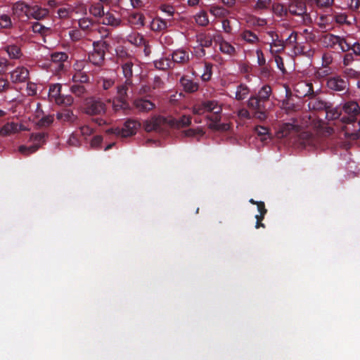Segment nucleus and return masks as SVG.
<instances>
[{
  "instance_id": "f257e3e1",
  "label": "nucleus",
  "mask_w": 360,
  "mask_h": 360,
  "mask_svg": "<svg viewBox=\"0 0 360 360\" xmlns=\"http://www.w3.org/2000/svg\"><path fill=\"white\" fill-rule=\"evenodd\" d=\"M298 124L292 123H283L281 125L278 131V136L284 138L298 135L299 142L303 146H314L316 144V137L309 131H302L300 134Z\"/></svg>"
},
{
  "instance_id": "f03ea898",
  "label": "nucleus",
  "mask_w": 360,
  "mask_h": 360,
  "mask_svg": "<svg viewBox=\"0 0 360 360\" xmlns=\"http://www.w3.org/2000/svg\"><path fill=\"white\" fill-rule=\"evenodd\" d=\"M109 44L103 40L93 42V51L89 53L88 59L93 65L101 67L105 63V51Z\"/></svg>"
},
{
  "instance_id": "7ed1b4c3",
  "label": "nucleus",
  "mask_w": 360,
  "mask_h": 360,
  "mask_svg": "<svg viewBox=\"0 0 360 360\" xmlns=\"http://www.w3.org/2000/svg\"><path fill=\"white\" fill-rule=\"evenodd\" d=\"M267 105L266 103L252 95L250 97L247 103V106L252 112L254 118L259 121H264L268 117Z\"/></svg>"
},
{
  "instance_id": "20e7f679",
  "label": "nucleus",
  "mask_w": 360,
  "mask_h": 360,
  "mask_svg": "<svg viewBox=\"0 0 360 360\" xmlns=\"http://www.w3.org/2000/svg\"><path fill=\"white\" fill-rule=\"evenodd\" d=\"M341 110L342 112H344L341 117V122L345 124H354L360 114V106L357 102L349 101L342 105Z\"/></svg>"
},
{
  "instance_id": "39448f33",
  "label": "nucleus",
  "mask_w": 360,
  "mask_h": 360,
  "mask_svg": "<svg viewBox=\"0 0 360 360\" xmlns=\"http://www.w3.org/2000/svg\"><path fill=\"white\" fill-rule=\"evenodd\" d=\"M288 11L294 15L300 16L302 22L308 25L311 22L310 14L307 13L306 1L307 0H289Z\"/></svg>"
},
{
  "instance_id": "423d86ee",
  "label": "nucleus",
  "mask_w": 360,
  "mask_h": 360,
  "mask_svg": "<svg viewBox=\"0 0 360 360\" xmlns=\"http://www.w3.org/2000/svg\"><path fill=\"white\" fill-rule=\"evenodd\" d=\"M107 110L106 104L96 97L87 98L84 103V111L88 115H103Z\"/></svg>"
},
{
  "instance_id": "0eeeda50",
  "label": "nucleus",
  "mask_w": 360,
  "mask_h": 360,
  "mask_svg": "<svg viewBox=\"0 0 360 360\" xmlns=\"http://www.w3.org/2000/svg\"><path fill=\"white\" fill-rule=\"evenodd\" d=\"M326 86L333 91L345 94L349 89V82L342 75H336L326 79Z\"/></svg>"
},
{
  "instance_id": "6e6552de",
  "label": "nucleus",
  "mask_w": 360,
  "mask_h": 360,
  "mask_svg": "<svg viewBox=\"0 0 360 360\" xmlns=\"http://www.w3.org/2000/svg\"><path fill=\"white\" fill-rule=\"evenodd\" d=\"M140 126L141 124L137 120L129 119L124 122L122 129L110 128L106 130V133L122 137H129L135 134Z\"/></svg>"
},
{
  "instance_id": "1a4fd4ad",
  "label": "nucleus",
  "mask_w": 360,
  "mask_h": 360,
  "mask_svg": "<svg viewBox=\"0 0 360 360\" xmlns=\"http://www.w3.org/2000/svg\"><path fill=\"white\" fill-rule=\"evenodd\" d=\"M322 44L327 48L335 49L338 45L342 52H347L349 49L347 41L345 37L333 34H326L321 39Z\"/></svg>"
},
{
  "instance_id": "9d476101",
  "label": "nucleus",
  "mask_w": 360,
  "mask_h": 360,
  "mask_svg": "<svg viewBox=\"0 0 360 360\" xmlns=\"http://www.w3.org/2000/svg\"><path fill=\"white\" fill-rule=\"evenodd\" d=\"M47 134L46 133H32L30 136V140L34 143L32 146L27 147L25 146H20L19 151L28 155L36 152L41 146L45 143Z\"/></svg>"
},
{
  "instance_id": "9b49d317",
  "label": "nucleus",
  "mask_w": 360,
  "mask_h": 360,
  "mask_svg": "<svg viewBox=\"0 0 360 360\" xmlns=\"http://www.w3.org/2000/svg\"><path fill=\"white\" fill-rule=\"evenodd\" d=\"M50 68L57 74L65 71V65L68 62V56L65 52H54L51 54Z\"/></svg>"
},
{
  "instance_id": "f8f14e48",
  "label": "nucleus",
  "mask_w": 360,
  "mask_h": 360,
  "mask_svg": "<svg viewBox=\"0 0 360 360\" xmlns=\"http://www.w3.org/2000/svg\"><path fill=\"white\" fill-rule=\"evenodd\" d=\"M269 37L266 44L270 46V52L272 55L279 54L285 50V41L281 39L279 35L274 31L266 32Z\"/></svg>"
},
{
  "instance_id": "ddd939ff",
  "label": "nucleus",
  "mask_w": 360,
  "mask_h": 360,
  "mask_svg": "<svg viewBox=\"0 0 360 360\" xmlns=\"http://www.w3.org/2000/svg\"><path fill=\"white\" fill-rule=\"evenodd\" d=\"M169 56L174 66L175 64L185 65L189 63L191 58L188 51L184 49H178L174 51Z\"/></svg>"
},
{
  "instance_id": "4468645a",
  "label": "nucleus",
  "mask_w": 360,
  "mask_h": 360,
  "mask_svg": "<svg viewBox=\"0 0 360 360\" xmlns=\"http://www.w3.org/2000/svg\"><path fill=\"white\" fill-rule=\"evenodd\" d=\"M108 102L112 104V110L115 112H122L124 115H129L131 110V108L126 99L115 97L112 99H108Z\"/></svg>"
},
{
  "instance_id": "2eb2a0df",
  "label": "nucleus",
  "mask_w": 360,
  "mask_h": 360,
  "mask_svg": "<svg viewBox=\"0 0 360 360\" xmlns=\"http://www.w3.org/2000/svg\"><path fill=\"white\" fill-rule=\"evenodd\" d=\"M328 107H330V103L316 96L315 94L309 97L308 108L310 110L316 112L325 111Z\"/></svg>"
},
{
  "instance_id": "dca6fc26",
  "label": "nucleus",
  "mask_w": 360,
  "mask_h": 360,
  "mask_svg": "<svg viewBox=\"0 0 360 360\" xmlns=\"http://www.w3.org/2000/svg\"><path fill=\"white\" fill-rule=\"evenodd\" d=\"M29 70L25 67H18L10 73L13 83L25 82L29 78Z\"/></svg>"
},
{
  "instance_id": "f3484780",
  "label": "nucleus",
  "mask_w": 360,
  "mask_h": 360,
  "mask_svg": "<svg viewBox=\"0 0 360 360\" xmlns=\"http://www.w3.org/2000/svg\"><path fill=\"white\" fill-rule=\"evenodd\" d=\"M133 105L137 110L141 112H148L155 108L154 103L144 98H137L134 99Z\"/></svg>"
},
{
  "instance_id": "a211bd4d",
  "label": "nucleus",
  "mask_w": 360,
  "mask_h": 360,
  "mask_svg": "<svg viewBox=\"0 0 360 360\" xmlns=\"http://www.w3.org/2000/svg\"><path fill=\"white\" fill-rule=\"evenodd\" d=\"M4 50L7 53L10 59L21 60L24 57L21 46L18 44H7L4 46Z\"/></svg>"
},
{
  "instance_id": "6ab92c4d",
  "label": "nucleus",
  "mask_w": 360,
  "mask_h": 360,
  "mask_svg": "<svg viewBox=\"0 0 360 360\" xmlns=\"http://www.w3.org/2000/svg\"><path fill=\"white\" fill-rule=\"evenodd\" d=\"M49 13V8H41L39 6H31L30 12L28 11V18L35 20H42L45 18Z\"/></svg>"
},
{
  "instance_id": "aec40b11",
  "label": "nucleus",
  "mask_w": 360,
  "mask_h": 360,
  "mask_svg": "<svg viewBox=\"0 0 360 360\" xmlns=\"http://www.w3.org/2000/svg\"><path fill=\"white\" fill-rule=\"evenodd\" d=\"M56 118L60 122L75 124L78 120L77 115L70 109H63L56 114Z\"/></svg>"
},
{
  "instance_id": "412c9836",
  "label": "nucleus",
  "mask_w": 360,
  "mask_h": 360,
  "mask_svg": "<svg viewBox=\"0 0 360 360\" xmlns=\"http://www.w3.org/2000/svg\"><path fill=\"white\" fill-rule=\"evenodd\" d=\"M117 63L120 65L130 61H136V58L123 47L116 49Z\"/></svg>"
},
{
  "instance_id": "4be33fe9",
  "label": "nucleus",
  "mask_w": 360,
  "mask_h": 360,
  "mask_svg": "<svg viewBox=\"0 0 360 360\" xmlns=\"http://www.w3.org/2000/svg\"><path fill=\"white\" fill-rule=\"evenodd\" d=\"M122 70L123 75L125 79L132 81L134 72H136V69L139 68L136 61H130L120 65Z\"/></svg>"
},
{
  "instance_id": "5701e85b",
  "label": "nucleus",
  "mask_w": 360,
  "mask_h": 360,
  "mask_svg": "<svg viewBox=\"0 0 360 360\" xmlns=\"http://www.w3.org/2000/svg\"><path fill=\"white\" fill-rule=\"evenodd\" d=\"M62 85L60 84H51L49 85V99L51 102H55L56 104L58 103L62 94Z\"/></svg>"
},
{
  "instance_id": "b1692460",
  "label": "nucleus",
  "mask_w": 360,
  "mask_h": 360,
  "mask_svg": "<svg viewBox=\"0 0 360 360\" xmlns=\"http://www.w3.org/2000/svg\"><path fill=\"white\" fill-rule=\"evenodd\" d=\"M295 91L299 94L298 96L300 97H310L314 94L313 85L311 83L300 82L297 84Z\"/></svg>"
},
{
  "instance_id": "393cba45",
  "label": "nucleus",
  "mask_w": 360,
  "mask_h": 360,
  "mask_svg": "<svg viewBox=\"0 0 360 360\" xmlns=\"http://www.w3.org/2000/svg\"><path fill=\"white\" fill-rule=\"evenodd\" d=\"M191 123V117L190 115H182L179 119L169 118L168 124L173 128H181L189 126Z\"/></svg>"
},
{
  "instance_id": "a878e982",
  "label": "nucleus",
  "mask_w": 360,
  "mask_h": 360,
  "mask_svg": "<svg viewBox=\"0 0 360 360\" xmlns=\"http://www.w3.org/2000/svg\"><path fill=\"white\" fill-rule=\"evenodd\" d=\"M101 18V22L103 25L113 27H119L122 22L120 18H116L115 15L110 11L105 12L104 15H103Z\"/></svg>"
},
{
  "instance_id": "bb28decb",
  "label": "nucleus",
  "mask_w": 360,
  "mask_h": 360,
  "mask_svg": "<svg viewBox=\"0 0 360 360\" xmlns=\"http://www.w3.org/2000/svg\"><path fill=\"white\" fill-rule=\"evenodd\" d=\"M204 108H205L206 112H212L213 116H219L222 109L221 107L218 104L217 101L214 100H206L202 101Z\"/></svg>"
},
{
  "instance_id": "cd10ccee",
  "label": "nucleus",
  "mask_w": 360,
  "mask_h": 360,
  "mask_svg": "<svg viewBox=\"0 0 360 360\" xmlns=\"http://www.w3.org/2000/svg\"><path fill=\"white\" fill-rule=\"evenodd\" d=\"M132 86L133 81L125 79L124 83L117 86V96L115 97L127 100L129 89Z\"/></svg>"
},
{
  "instance_id": "c85d7f7f",
  "label": "nucleus",
  "mask_w": 360,
  "mask_h": 360,
  "mask_svg": "<svg viewBox=\"0 0 360 360\" xmlns=\"http://www.w3.org/2000/svg\"><path fill=\"white\" fill-rule=\"evenodd\" d=\"M325 112L326 119L328 121H335L338 119L341 120L342 116L341 108L339 107L333 108L331 103H330V107L325 110Z\"/></svg>"
},
{
  "instance_id": "c756f323",
  "label": "nucleus",
  "mask_w": 360,
  "mask_h": 360,
  "mask_svg": "<svg viewBox=\"0 0 360 360\" xmlns=\"http://www.w3.org/2000/svg\"><path fill=\"white\" fill-rule=\"evenodd\" d=\"M180 84L183 86L184 90L187 93H194L197 91L199 88V85L197 82H195L186 77H182L180 79Z\"/></svg>"
},
{
  "instance_id": "7c9ffc66",
  "label": "nucleus",
  "mask_w": 360,
  "mask_h": 360,
  "mask_svg": "<svg viewBox=\"0 0 360 360\" xmlns=\"http://www.w3.org/2000/svg\"><path fill=\"white\" fill-rule=\"evenodd\" d=\"M271 94H272L271 86L269 84H265L259 89L257 94H256L253 96H256L257 98H259V99L264 101L267 104H269V98H270Z\"/></svg>"
},
{
  "instance_id": "2f4dec72",
  "label": "nucleus",
  "mask_w": 360,
  "mask_h": 360,
  "mask_svg": "<svg viewBox=\"0 0 360 360\" xmlns=\"http://www.w3.org/2000/svg\"><path fill=\"white\" fill-rule=\"evenodd\" d=\"M145 16L143 13L134 12L130 14L129 22L136 28H140L145 25Z\"/></svg>"
},
{
  "instance_id": "473e14b6",
  "label": "nucleus",
  "mask_w": 360,
  "mask_h": 360,
  "mask_svg": "<svg viewBox=\"0 0 360 360\" xmlns=\"http://www.w3.org/2000/svg\"><path fill=\"white\" fill-rule=\"evenodd\" d=\"M18 124L15 122H7L0 128V136H7L18 131Z\"/></svg>"
},
{
  "instance_id": "72a5a7b5",
  "label": "nucleus",
  "mask_w": 360,
  "mask_h": 360,
  "mask_svg": "<svg viewBox=\"0 0 360 360\" xmlns=\"http://www.w3.org/2000/svg\"><path fill=\"white\" fill-rule=\"evenodd\" d=\"M78 25L79 29L86 34L94 30L95 24L94 21L89 18H83L79 20Z\"/></svg>"
},
{
  "instance_id": "f704fd0d",
  "label": "nucleus",
  "mask_w": 360,
  "mask_h": 360,
  "mask_svg": "<svg viewBox=\"0 0 360 360\" xmlns=\"http://www.w3.org/2000/svg\"><path fill=\"white\" fill-rule=\"evenodd\" d=\"M89 11L95 18H101L104 15V6L101 3L95 2L90 5Z\"/></svg>"
},
{
  "instance_id": "c9c22d12",
  "label": "nucleus",
  "mask_w": 360,
  "mask_h": 360,
  "mask_svg": "<svg viewBox=\"0 0 360 360\" xmlns=\"http://www.w3.org/2000/svg\"><path fill=\"white\" fill-rule=\"evenodd\" d=\"M170 56L165 58H162L159 60L154 61V65L157 69L165 70L169 68H173V62L169 58Z\"/></svg>"
},
{
  "instance_id": "e433bc0d",
  "label": "nucleus",
  "mask_w": 360,
  "mask_h": 360,
  "mask_svg": "<svg viewBox=\"0 0 360 360\" xmlns=\"http://www.w3.org/2000/svg\"><path fill=\"white\" fill-rule=\"evenodd\" d=\"M250 92V88L246 84H240L237 86L236 91L235 92V98L237 101H243L247 98Z\"/></svg>"
},
{
  "instance_id": "4c0bfd02",
  "label": "nucleus",
  "mask_w": 360,
  "mask_h": 360,
  "mask_svg": "<svg viewBox=\"0 0 360 360\" xmlns=\"http://www.w3.org/2000/svg\"><path fill=\"white\" fill-rule=\"evenodd\" d=\"M150 28L155 32L165 30L167 28V22L160 18H155L150 22Z\"/></svg>"
},
{
  "instance_id": "58836bf2",
  "label": "nucleus",
  "mask_w": 360,
  "mask_h": 360,
  "mask_svg": "<svg viewBox=\"0 0 360 360\" xmlns=\"http://www.w3.org/2000/svg\"><path fill=\"white\" fill-rule=\"evenodd\" d=\"M272 4V0H256L252 8L255 12L268 10Z\"/></svg>"
},
{
  "instance_id": "ea45409f",
  "label": "nucleus",
  "mask_w": 360,
  "mask_h": 360,
  "mask_svg": "<svg viewBox=\"0 0 360 360\" xmlns=\"http://www.w3.org/2000/svg\"><path fill=\"white\" fill-rule=\"evenodd\" d=\"M211 123L210 124V128L218 130V131H226L229 129V126L226 124H220V116H216L215 117H210Z\"/></svg>"
},
{
  "instance_id": "a19ab883",
  "label": "nucleus",
  "mask_w": 360,
  "mask_h": 360,
  "mask_svg": "<svg viewBox=\"0 0 360 360\" xmlns=\"http://www.w3.org/2000/svg\"><path fill=\"white\" fill-rule=\"evenodd\" d=\"M70 91L77 97H84L86 93V89L83 84L75 83L70 86Z\"/></svg>"
},
{
  "instance_id": "79ce46f5",
  "label": "nucleus",
  "mask_w": 360,
  "mask_h": 360,
  "mask_svg": "<svg viewBox=\"0 0 360 360\" xmlns=\"http://www.w3.org/2000/svg\"><path fill=\"white\" fill-rule=\"evenodd\" d=\"M240 36H241V38L244 41H245L251 44H254L256 42L259 41V38L257 36V34L250 30L243 31L241 33Z\"/></svg>"
},
{
  "instance_id": "37998d69",
  "label": "nucleus",
  "mask_w": 360,
  "mask_h": 360,
  "mask_svg": "<svg viewBox=\"0 0 360 360\" xmlns=\"http://www.w3.org/2000/svg\"><path fill=\"white\" fill-rule=\"evenodd\" d=\"M342 74L345 76V79H360V71H357L351 68H346L343 70Z\"/></svg>"
},
{
  "instance_id": "c03bdc74",
  "label": "nucleus",
  "mask_w": 360,
  "mask_h": 360,
  "mask_svg": "<svg viewBox=\"0 0 360 360\" xmlns=\"http://www.w3.org/2000/svg\"><path fill=\"white\" fill-rule=\"evenodd\" d=\"M196 23L200 26H206L209 24L207 13L205 11H202L195 16Z\"/></svg>"
},
{
  "instance_id": "a18cd8bd",
  "label": "nucleus",
  "mask_w": 360,
  "mask_h": 360,
  "mask_svg": "<svg viewBox=\"0 0 360 360\" xmlns=\"http://www.w3.org/2000/svg\"><path fill=\"white\" fill-rule=\"evenodd\" d=\"M151 120L155 128V131H160L165 124H168L169 119L162 116H155L151 118Z\"/></svg>"
},
{
  "instance_id": "49530a36",
  "label": "nucleus",
  "mask_w": 360,
  "mask_h": 360,
  "mask_svg": "<svg viewBox=\"0 0 360 360\" xmlns=\"http://www.w3.org/2000/svg\"><path fill=\"white\" fill-rule=\"evenodd\" d=\"M220 51L226 54L233 55L236 53V49L231 44L226 41H222L219 44Z\"/></svg>"
},
{
  "instance_id": "de8ad7c7",
  "label": "nucleus",
  "mask_w": 360,
  "mask_h": 360,
  "mask_svg": "<svg viewBox=\"0 0 360 360\" xmlns=\"http://www.w3.org/2000/svg\"><path fill=\"white\" fill-rule=\"evenodd\" d=\"M334 21V18L330 15H321L319 17V26L321 29H326V27L330 25Z\"/></svg>"
},
{
  "instance_id": "09e8293b",
  "label": "nucleus",
  "mask_w": 360,
  "mask_h": 360,
  "mask_svg": "<svg viewBox=\"0 0 360 360\" xmlns=\"http://www.w3.org/2000/svg\"><path fill=\"white\" fill-rule=\"evenodd\" d=\"M86 35L80 29H74L69 32L70 38L73 41H78L85 37Z\"/></svg>"
},
{
  "instance_id": "8fccbe9b",
  "label": "nucleus",
  "mask_w": 360,
  "mask_h": 360,
  "mask_svg": "<svg viewBox=\"0 0 360 360\" xmlns=\"http://www.w3.org/2000/svg\"><path fill=\"white\" fill-rule=\"evenodd\" d=\"M53 120L54 116L53 115L43 116L38 120L37 125L40 127H47L53 123Z\"/></svg>"
},
{
  "instance_id": "3c124183",
  "label": "nucleus",
  "mask_w": 360,
  "mask_h": 360,
  "mask_svg": "<svg viewBox=\"0 0 360 360\" xmlns=\"http://www.w3.org/2000/svg\"><path fill=\"white\" fill-rule=\"evenodd\" d=\"M72 80L76 84H82L89 82V77L86 73L79 72L74 75Z\"/></svg>"
},
{
  "instance_id": "603ef678",
  "label": "nucleus",
  "mask_w": 360,
  "mask_h": 360,
  "mask_svg": "<svg viewBox=\"0 0 360 360\" xmlns=\"http://www.w3.org/2000/svg\"><path fill=\"white\" fill-rule=\"evenodd\" d=\"M30 7L31 6L21 1H19L14 4V8L15 11L25 13L26 16H28V11L30 12Z\"/></svg>"
},
{
  "instance_id": "864d4df0",
  "label": "nucleus",
  "mask_w": 360,
  "mask_h": 360,
  "mask_svg": "<svg viewBox=\"0 0 360 360\" xmlns=\"http://www.w3.org/2000/svg\"><path fill=\"white\" fill-rule=\"evenodd\" d=\"M198 41L201 47H210L212 45V39L211 37L205 34H200L198 37Z\"/></svg>"
},
{
  "instance_id": "5fc2aeb1",
  "label": "nucleus",
  "mask_w": 360,
  "mask_h": 360,
  "mask_svg": "<svg viewBox=\"0 0 360 360\" xmlns=\"http://www.w3.org/2000/svg\"><path fill=\"white\" fill-rule=\"evenodd\" d=\"M74 103V98L71 95H62L58 105L71 106Z\"/></svg>"
},
{
  "instance_id": "6e6d98bb",
  "label": "nucleus",
  "mask_w": 360,
  "mask_h": 360,
  "mask_svg": "<svg viewBox=\"0 0 360 360\" xmlns=\"http://www.w3.org/2000/svg\"><path fill=\"white\" fill-rule=\"evenodd\" d=\"M322 66L323 68H328L333 61V53L330 52H325L322 55Z\"/></svg>"
},
{
  "instance_id": "4d7b16f0",
  "label": "nucleus",
  "mask_w": 360,
  "mask_h": 360,
  "mask_svg": "<svg viewBox=\"0 0 360 360\" xmlns=\"http://www.w3.org/2000/svg\"><path fill=\"white\" fill-rule=\"evenodd\" d=\"M128 41L135 45H141L143 42V37L139 33L130 34L128 37Z\"/></svg>"
},
{
  "instance_id": "13d9d810",
  "label": "nucleus",
  "mask_w": 360,
  "mask_h": 360,
  "mask_svg": "<svg viewBox=\"0 0 360 360\" xmlns=\"http://www.w3.org/2000/svg\"><path fill=\"white\" fill-rule=\"evenodd\" d=\"M256 55L257 57V63L258 65L262 68V71H266L267 68L265 67L266 65V59L264 58V53L260 49H257L256 51Z\"/></svg>"
},
{
  "instance_id": "bf43d9fd",
  "label": "nucleus",
  "mask_w": 360,
  "mask_h": 360,
  "mask_svg": "<svg viewBox=\"0 0 360 360\" xmlns=\"http://www.w3.org/2000/svg\"><path fill=\"white\" fill-rule=\"evenodd\" d=\"M210 13L214 16H224L227 11L222 6H213L210 8Z\"/></svg>"
},
{
  "instance_id": "052dcab7",
  "label": "nucleus",
  "mask_w": 360,
  "mask_h": 360,
  "mask_svg": "<svg viewBox=\"0 0 360 360\" xmlns=\"http://www.w3.org/2000/svg\"><path fill=\"white\" fill-rule=\"evenodd\" d=\"M274 13L279 17H283L287 14V8L282 4H277L273 6Z\"/></svg>"
},
{
  "instance_id": "680f3d73",
  "label": "nucleus",
  "mask_w": 360,
  "mask_h": 360,
  "mask_svg": "<svg viewBox=\"0 0 360 360\" xmlns=\"http://www.w3.org/2000/svg\"><path fill=\"white\" fill-rule=\"evenodd\" d=\"M212 64L207 63L205 64L204 72L201 77L203 81H209L211 79V77L212 75Z\"/></svg>"
},
{
  "instance_id": "e2e57ef3",
  "label": "nucleus",
  "mask_w": 360,
  "mask_h": 360,
  "mask_svg": "<svg viewBox=\"0 0 360 360\" xmlns=\"http://www.w3.org/2000/svg\"><path fill=\"white\" fill-rule=\"evenodd\" d=\"M0 26L2 28H10L12 26L11 18L8 15H0Z\"/></svg>"
},
{
  "instance_id": "0e129e2a",
  "label": "nucleus",
  "mask_w": 360,
  "mask_h": 360,
  "mask_svg": "<svg viewBox=\"0 0 360 360\" xmlns=\"http://www.w3.org/2000/svg\"><path fill=\"white\" fill-rule=\"evenodd\" d=\"M32 31L34 33H39L41 34H44L46 32L49 31V28L45 27L42 24L37 22L32 25Z\"/></svg>"
},
{
  "instance_id": "69168bd1",
  "label": "nucleus",
  "mask_w": 360,
  "mask_h": 360,
  "mask_svg": "<svg viewBox=\"0 0 360 360\" xmlns=\"http://www.w3.org/2000/svg\"><path fill=\"white\" fill-rule=\"evenodd\" d=\"M255 131L258 136H261L262 141L266 140V136L269 135V129L263 126H257Z\"/></svg>"
},
{
  "instance_id": "338daca9",
  "label": "nucleus",
  "mask_w": 360,
  "mask_h": 360,
  "mask_svg": "<svg viewBox=\"0 0 360 360\" xmlns=\"http://www.w3.org/2000/svg\"><path fill=\"white\" fill-rule=\"evenodd\" d=\"M297 34L296 32H292L288 36V37L285 39V46H293L297 44Z\"/></svg>"
},
{
  "instance_id": "774afa93",
  "label": "nucleus",
  "mask_w": 360,
  "mask_h": 360,
  "mask_svg": "<svg viewBox=\"0 0 360 360\" xmlns=\"http://www.w3.org/2000/svg\"><path fill=\"white\" fill-rule=\"evenodd\" d=\"M347 44L349 46V49L347 51H352V53H354L356 56H360V44L359 42H354V44H351L347 41Z\"/></svg>"
}]
</instances>
